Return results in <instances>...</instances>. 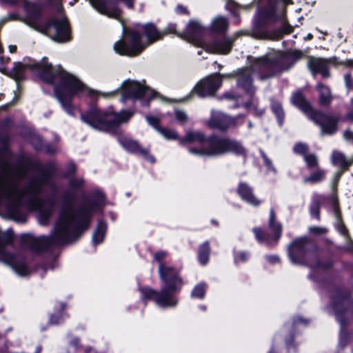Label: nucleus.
<instances>
[{
  "mask_svg": "<svg viewBox=\"0 0 353 353\" xmlns=\"http://www.w3.org/2000/svg\"><path fill=\"white\" fill-rule=\"evenodd\" d=\"M266 259L269 263L272 264L279 262V258L275 255L267 256Z\"/></svg>",
  "mask_w": 353,
  "mask_h": 353,
  "instance_id": "6e6d98bb",
  "label": "nucleus"
},
{
  "mask_svg": "<svg viewBox=\"0 0 353 353\" xmlns=\"http://www.w3.org/2000/svg\"><path fill=\"white\" fill-rule=\"evenodd\" d=\"M198 54L203 59L207 58L208 54H227L231 49V46H198Z\"/></svg>",
  "mask_w": 353,
  "mask_h": 353,
  "instance_id": "cd10ccee",
  "label": "nucleus"
},
{
  "mask_svg": "<svg viewBox=\"0 0 353 353\" xmlns=\"http://www.w3.org/2000/svg\"><path fill=\"white\" fill-rule=\"evenodd\" d=\"M308 150L307 145L305 143H298L294 147V151L295 153L302 154L305 157Z\"/></svg>",
  "mask_w": 353,
  "mask_h": 353,
  "instance_id": "ea45409f",
  "label": "nucleus"
},
{
  "mask_svg": "<svg viewBox=\"0 0 353 353\" xmlns=\"http://www.w3.org/2000/svg\"><path fill=\"white\" fill-rule=\"evenodd\" d=\"M26 177L23 170L11 169L6 162L0 165V208L17 222L26 221L22 212L24 208L28 211H37V219L41 225H47L52 214L53 207L43 206V196L46 188L55 190L50 174L42 173L32 179L24 188L21 184Z\"/></svg>",
  "mask_w": 353,
  "mask_h": 353,
  "instance_id": "f03ea898",
  "label": "nucleus"
},
{
  "mask_svg": "<svg viewBox=\"0 0 353 353\" xmlns=\"http://www.w3.org/2000/svg\"><path fill=\"white\" fill-rule=\"evenodd\" d=\"M250 258V254L246 252H239L234 253V262L240 264L246 262Z\"/></svg>",
  "mask_w": 353,
  "mask_h": 353,
  "instance_id": "4c0bfd02",
  "label": "nucleus"
},
{
  "mask_svg": "<svg viewBox=\"0 0 353 353\" xmlns=\"http://www.w3.org/2000/svg\"><path fill=\"white\" fill-rule=\"evenodd\" d=\"M269 229L271 233L265 232L261 228H255L253 232L256 239L261 243H265L268 246L273 245L280 239L282 232L281 225L275 221V214L271 210L270 214Z\"/></svg>",
  "mask_w": 353,
  "mask_h": 353,
  "instance_id": "2eb2a0df",
  "label": "nucleus"
},
{
  "mask_svg": "<svg viewBox=\"0 0 353 353\" xmlns=\"http://www.w3.org/2000/svg\"><path fill=\"white\" fill-rule=\"evenodd\" d=\"M11 232L0 230V261L10 266L18 275L27 276L31 272V269L24 255L13 250Z\"/></svg>",
  "mask_w": 353,
  "mask_h": 353,
  "instance_id": "6e6552de",
  "label": "nucleus"
},
{
  "mask_svg": "<svg viewBox=\"0 0 353 353\" xmlns=\"http://www.w3.org/2000/svg\"><path fill=\"white\" fill-rule=\"evenodd\" d=\"M336 229L338 230V231L343 236H347V231L345 228V227L344 226V225L340 222H339L336 225Z\"/></svg>",
  "mask_w": 353,
  "mask_h": 353,
  "instance_id": "864d4df0",
  "label": "nucleus"
},
{
  "mask_svg": "<svg viewBox=\"0 0 353 353\" xmlns=\"http://www.w3.org/2000/svg\"><path fill=\"white\" fill-rule=\"evenodd\" d=\"M175 12L179 14L188 15L190 14L188 8L181 4H179L176 8Z\"/></svg>",
  "mask_w": 353,
  "mask_h": 353,
  "instance_id": "603ef678",
  "label": "nucleus"
},
{
  "mask_svg": "<svg viewBox=\"0 0 353 353\" xmlns=\"http://www.w3.org/2000/svg\"><path fill=\"white\" fill-rule=\"evenodd\" d=\"M231 74H214L198 83L194 88V92L201 97H205L214 94L221 87L223 77L233 76Z\"/></svg>",
  "mask_w": 353,
  "mask_h": 353,
  "instance_id": "f3484780",
  "label": "nucleus"
},
{
  "mask_svg": "<svg viewBox=\"0 0 353 353\" xmlns=\"http://www.w3.org/2000/svg\"><path fill=\"white\" fill-rule=\"evenodd\" d=\"M331 201H332V208H333V212H334L336 218L337 219H339V216H340V211H339V209L338 207L337 201L336 200L334 196H332L331 198Z\"/></svg>",
  "mask_w": 353,
  "mask_h": 353,
  "instance_id": "09e8293b",
  "label": "nucleus"
},
{
  "mask_svg": "<svg viewBox=\"0 0 353 353\" xmlns=\"http://www.w3.org/2000/svg\"><path fill=\"white\" fill-rule=\"evenodd\" d=\"M90 5L101 14L109 18L121 20L122 10L117 4L123 2L129 9L134 8V0H88Z\"/></svg>",
  "mask_w": 353,
  "mask_h": 353,
  "instance_id": "ddd939ff",
  "label": "nucleus"
},
{
  "mask_svg": "<svg viewBox=\"0 0 353 353\" xmlns=\"http://www.w3.org/2000/svg\"><path fill=\"white\" fill-rule=\"evenodd\" d=\"M332 162L334 165L342 170L338 173V178H339L343 172L347 170L353 163V159H347L343 153L338 151H334L332 155Z\"/></svg>",
  "mask_w": 353,
  "mask_h": 353,
  "instance_id": "bb28decb",
  "label": "nucleus"
},
{
  "mask_svg": "<svg viewBox=\"0 0 353 353\" xmlns=\"http://www.w3.org/2000/svg\"><path fill=\"white\" fill-rule=\"evenodd\" d=\"M283 7L282 0H268L266 5L259 10L258 14L268 21L276 22L280 19L277 10Z\"/></svg>",
  "mask_w": 353,
  "mask_h": 353,
  "instance_id": "aec40b11",
  "label": "nucleus"
},
{
  "mask_svg": "<svg viewBox=\"0 0 353 353\" xmlns=\"http://www.w3.org/2000/svg\"><path fill=\"white\" fill-rule=\"evenodd\" d=\"M55 10L57 14L60 17L59 19H63V17H67L65 12L64 8L60 0H59V2L56 4Z\"/></svg>",
  "mask_w": 353,
  "mask_h": 353,
  "instance_id": "de8ad7c7",
  "label": "nucleus"
},
{
  "mask_svg": "<svg viewBox=\"0 0 353 353\" xmlns=\"http://www.w3.org/2000/svg\"><path fill=\"white\" fill-rule=\"evenodd\" d=\"M292 103L304 112L308 117L319 125L323 134H332L336 130V121L329 115L313 110L301 92H294L291 97Z\"/></svg>",
  "mask_w": 353,
  "mask_h": 353,
  "instance_id": "9d476101",
  "label": "nucleus"
},
{
  "mask_svg": "<svg viewBox=\"0 0 353 353\" xmlns=\"http://www.w3.org/2000/svg\"><path fill=\"white\" fill-rule=\"evenodd\" d=\"M206 284L201 283L196 285L192 291L191 296L196 299H203L206 292Z\"/></svg>",
  "mask_w": 353,
  "mask_h": 353,
  "instance_id": "f704fd0d",
  "label": "nucleus"
},
{
  "mask_svg": "<svg viewBox=\"0 0 353 353\" xmlns=\"http://www.w3.org/2000/svg\"><path fill=\"white\" fill-rule=\"evenodd\" d=\"M316 88L319 93V103L322 105H327L332 101L330 88L321 83H318Z\"/></svg>",
  "mask_w": 353,
  "mask_h": 353,
  "instance_id": "c756f323",
  "label": "nucleus"
},
{
  "mask_svg": "<svg viewBox=\"0 0 353 353\" xmlns=\"http://www.w3.org/2000/svg\"><path fill=\"white\" fill-rule=\"evenodd\" d=\"M325 172L322 170H318L313 172L310 176L305 179V183H315L322 181L325 177Z\"/></svg>",
  "mask_w": 353,
  "mask_h": 353,
  "instance_id": "72a5a7b5",
  "label": "nucleus"
},
{
  "mask_svg": "<svg viewBox=\"0 0 353 353\" xmlns=\"http://www.w3.org/2000/svg\"><path fill=\"white\" fill-rule=\"evenodd\" d=\"M180 143H190L191 145L188 148L189 152L198 156L217 157L228 152L244 155L246 152L245 148L236 141L219 135L206 137L199 131L188 132Z\"/></svg>",
  "mask_w": 353,
  "mask_h": 353,
  "instance_id": "423d86ee",
  "label": "nucleus"
},
{
  "mask_svg": "<svg viewBox=\"0 0 353 353\" xmlns=\"http://www.w3.org/2000/svg\"><path fill=\"white\" fill-rule=\"evenodd\" d=\"M237 192L242 200L250 205L257 206L261 203V201L253 194L252 188L246 183L239 184Z\"/></svg>",
  "mask_w": 353,
  "mask_h": 353,
  "instance_id": "b1692460",
  "label": "nucleus"
},
{
  "mask_svg": "<svg viewBox=\"0 0 353 353\" xmlns=\"http://www.w3.org/2000/svg\"><path fill=\"white\" fill-rule=\"evenodd\" d=\"M82 184H83L82 180L72 181L70 183V186L72 188H76L80 187Z\"/></svg>",
  "mask_w": 353,
  "mask_h": 353,
  "instance_id": "13d9d810",
  "label": "nucleus"
},
{
  "mask_svg": "<svg viewBox=\"0 0 353 353\" xmlns=\"http://www.w3.org/2000/svg\"><path fill=\"white\" fill-rule=\"evenodd\" d=\"M114 51L121 55L135 57L140 54L145 48V46H113Z\"/></svg>",
  "mask_w": 353,
  "mask_h": 353,
  "instance_id": "a878e982",
  "label": "nucleus"
},
{
  "mask_svg": "<svg viewBox=\"0 0 353 353\" xmlns=\"http://www.w3.org/2000/svg\"><path fill=\"white\" fill-rule=\"evenodd\" d=\"M158 132L161 133L166 139L176 140L179 139L178 134L173 130L169 128H158Z\"/></svg>",
  "mask_w": 353,
  "mask_h": 353,
  "instance_id": "c9c22d12",
  "label": "nucleus"
},
{
  "mask_svg": "<svg viewBox=\"0 0 353 353\" xmlns=\"http://www.w3.org/2000/svg\"><path fill=\"white\" fill-rule=\"evenodd\" d=\"M52 28L54 29V40L59 43H66L72 40L71 28L68 17L63 19L52 17L46 21L42 26V31L48 32Z\"/></svg>",
  "mask_w": 353,
  "mask_h": 353,
  "instance_id": "4468645a",
  "label": "nucleus"
},
{
  "mask_svg": "<svg viewBox=\"0 0 353 353\" xmlns=\"http://www.w3.org/2000/svg\"><path fill=\"white\" fill-rule=\"evenodd\" d=\"M163 33V39L170 34H175L176 32V26L173 23H169L163 30H161Z\"/></svg>",
  "mask_w": 353,
  "mask_h": 353,
  "instance_id": "79ce46f5",
  "label": "nucleus"
},
{
  "mask_svg": "<svg viewBox=\"0 0 353 353\" xmlns=\"http://www.w3.org/2000/svg\"><path fill=\"white\" fill-rule=\"evenodd\" d=\"M312 243L307 238L294 240L288 248L289 257L294 264L306 265L311 268H325L321 263L316 254L311 252Z\"/></svg>",
  "mask_w": 353,
  "mask_h": 353,
  "instance_id": "9b49d317",
  "label": "nucleus"
},
{
  "mask_svg": "<svg viewBox=\"0 0 353 353\" xmlns=\"http://www.w3.org/2000/svg\"><path fill=\"white\" fill-rule=\"evenodd\" d=\"M210 254V245L209 242L206 241L200 245L198 252V259L201 265H205L209 260Z\"/></svg>",
  "mask_w": 353,
  "mask_h": 353,
  "instance_id": "7c9ffc66",
  "label": "nucleus"
},
{
  "mask_svg": "<svg viewBox=\"0 0 353 353\" xmlns=\"http://www.w3.org/2000/svg\"><path fill=\"white\" fill-rule=\"evenodd\" d=\"M8 48L11 53H13L17 50V46H8Z\"/></svg>",
  "mask_w": 353,
  "mask_h": 353,
  "instance_id": "e2e57ef3",
  "label": "nucleus"
},
{
  "mask_svg": "<svg viewBox=\"0 0 353 353\" xmlns=\"http://www.w3.org/2000/svg\"><path fill=\"white\" fill-rule=\"evenodd\" d=\"M23 8L26 17L22 21L35 30L42 31L43 23L46 21L42 20L43 12L42 5L29 0H23Z\"/></svg>",
  "mask_w": 353,
  "mask_h": 353,
  "instance_id": "dca6fc26",
  "label": "nucleus"
},
{
  "mask_svg": "<svg viewBox=\"0 0 353 353\" xmlns=\"http://www.w3.org/2000/svg\"><path fill=\"white\" fill-rule=\"evenodd\" d=\"M176 120L181 123H183L187 120V115L184 112L180 110H176L174 112Z\"/></svg>",
  "mask_w": 353,
  "mask_h": 353,
  "instance_id": "49530a36",
  "label": "nucleus"
},
{
  "mask_svg": "<svg viewBox=\"0 0 353 353\" xmlns=\"http://www.w3.org/2000/svg\"><path fill=\"white\" fill-rule=\"evenodd\" d=\"M107 230V225L103 221H99L92 235V243L97 245L103 242Z\"/></svg>",
  "mask_w": 353,
  "mask_h": 353,
  "instance_id": "c85d7f7f",
  "label": "nucleus"
},
{
  "mask_svg": "<svg viewBox=\"0 0 353 353\" xmlns=\"http://www.w3.org/2000/svg\"><path fill=\"white\" fill-rule=\"evenodd\" d=\"M309 231L311 234L321 235L327 233V230L323 227H311L309 228Z\"/></svg>",
  "mask_w": 353,
  "mask_h": 353,
  "instance_id": "c03bdc74",
  "label": "nucleus"
},
{
  "mask_svg": "<svg viewBox=\"0 0 353 353\" xmlns=\"http://www.w3.org/2000/svg\"><path fill=\"white\" fill-rule=\"evenodd\" d=\"M181 37L191 44H208L205 43V26L198 21L190 20Z\"/></svg>",
  "mask_w": 353,
  "mask_h": 353,
  "instance_id": "a211bd4d",
  "label": "nucleus"
},
{
  "mask_svg": "<svg viewBox=\"0 0 353 353\" xmlns=\"http://www.w3.org/2000/svg\"><path fill=\"white\" fill-rule=\"evenodd\" d=\"M349 339H350V334L341 332L339 337V346L344 347Z\"/></svg>",
  "mask_w": 353,
  "mask_h": 353,
  "instance_id": "8fccbe9b",
  "label": "nucleus"
},
{
  "mask_svg": "<svg viewBox=\"0 0 353 353\" xmlns=\"http://www.w3.org/2000/svg\"><path fill=\"white\" fill-rule=\"evenodd\" d=\"M343 305V300H340L339 303H334L332 305V309L333 310V311L335 313V316H336V320L341 324H344L345 322L343 321V319H342L341 317V315H342V312L341 311L339 310V309L341 307V305Z\"/></svg>",
  "mask_w": 353,
  "mask_h": 353,
  "instance_id": "e433bc0d",
  "label": "nucleus"
},
{
  "mask_svg": "<svg viewBox=\"0 0 353 353\" xmlns=\"http://www.w3.org/2000/svg\"><path fill=\"white\" fill-rule=\"evenodd\" d=\"M245 105L250 112L256 117H261L265 112V109L263 108H258L257 101L253 98L250 102L246 103Z\"/></svg>",
  "mask_w": 353,
  "mask_h": 353,
  "instance_id": "473e14b6",
  "label": "nucleus"
},
{
  "mask_svg": "<svg viewBox=\"0 0 353 353\" xmlns=\"http://www.w3.org/2000/svg\"><path fill=\"white\" fill-rule=\"evenodd\" d=\"M133 115L134 112L131 110H121L117 113L92 107L81 114V119L93 129L116 133L119 125L127 123Z\"/></svg>",
  "mask_w": 353,
  "mask_h": 353,
  "instance_id": "0eeeda50",
  "label": "nucleus"
},
{
  "mask_svg": "<svg viewBox=\"0 0 353 353\" xmlns=\"http://www.w3.org/2000/svg\"><path fill=\"white\" fill-rule=\"evenodd\" d=\"M308 66L313 74L320 73L323 77H329L327 63L325 59L320 58H310Z\"/></svg>",
  "mask_w": 353,
  "mask_h": 353,
  "instance_id": "393cba45",
  "label": "nucleus"
},
{
  "mask_svg": "<svg viewBox=\"0 0 353 353\" xmlns=\"http://www.w3.org/2000/svg\"><path fill=\"white\" fill-rule=\"evenodd\" d=\"M208 125L211 128L226 130L230 126L236 125V121L234 118L213 110Z\"/></svg>",
  "mask_w": 353,
  "mask_h": 353,
  "instance_id": "412c9836",
  "label": "nucleus"
},
{
  "mask_svg": "<svg viewBox=\"0 0 353 353\" xmlns=\"http://www.w3.org/2000/svg\"><path fill=\"white\" fill-rule=\"evenodd\" d=\"M230 22L224 16L214 17L209 26H205V43L208 44H234L243 35H248L244 30L228 34Z\"/></svg>",
  "mask_w": 353,
  "mask_h": 353,
  "instance_id": "1a4fd4ad",
  "label": "nucleus"
},
{
  "mask_svg": "<svg viewBox=\"0 0 353 353\" xmlns=\"http://www.w3.org/2000/svg\"><path fill=\"white\" fill-rule=\"evenodd\" d=\"M260 152L263 159L264 164L266 165L268 170L274 173H276V170L274 167L271 160L268 158L267 155L265 154L263 151L261 150Z\"/></svg>",
  "mask_w": 353,
  "mask_h": 353,
  "instance_id": "a19ab883",
  "label": "nucleus"
},
{
  "mask_svg": "<svg viewBox=\"0 0 353 353\" xmlns=\"http://www.w3.org/2000/svg\"><path fill=\"white\" fill-rule=\"evenodd\" d=\"M167 255L168 253L165 251H159L154 254L155 260L159 263V274L162 282L161 290L158 292L149 287L140 288L142 299L152 300L158 306L164 308L172 307L178 304V299L174 294L180 292L183 285L179 270L161 263Z\"/></svg>",
  "mask_w": 353,
  "mask_h": 353,
  "instance_id": "39448f33",
  "label": "nucleus"
},
{
  "mask_svg": "<svg viewBox=\"0 0 353 353\" xmlns=\"http://www.w3.org/2000/svg\"><path fill=\"white\" fill-rule=\"evenodd\" d=\"M87 353H96L95 351H94L92 348L88 349L86 350Z\"/></svg>",
  "mask_w": 353,
  "mask_h": 353,
  "instance_id": "774afa93",
  "label": "nucleus"
},
{
  "mask_svg": "<svg viewBox=\"0 0 353 353\" xmlns=\"http://www.w3.org/2000/svg\"><path fill=\"white\" fill-rule=\"evenodd\" d=\"M28 70L38 75L46 83L53 85L55 96L63 110L73 117L76 116V108L72 104L75 97H90L94 99L100 95L112 97L120 92L123 100H135L148 99L154 95V92L144 84L130 79L124 81L118 89L112 92H98L89 88L76 76L66 72L60 65L53 67L46 57L39 62L28 60L23 63H16L12 72L16 79H21Z\"/></svg>",
  "mask_w": 353,
  "mask_h": 353,
  "instance_id": "f257e3e1",
  "label": "nucleus"
},
{
  "mask_svg": "<svg viewBox=\"0 0 353 353\" xmlns=\"http://www.w3.org/2000/svg\"><path fill=\"white\" fill-rule=\"evenodd\" d=\"M123 36L130 41L129 44H132V45L144 44L143 43L141 42V40L143 39L142 32L136 30L134 28L127 27L125 26H123ZM114 44L124 45V44H128V43H126V41L121 39V40L117 41L114 43Z\"/></svg>",
  "mask_w": 353,
  "mask_h": 353,
  "instance_id": "5701e85b",
  "label": "nucleus"
},
{
  "mask_svg": "<svg viewBox=\"0 0 353 353\" xmlns=\"http://www.w3.org/2000/svg\"><path fill=\"white\" fill-rule=\"evenodd\" d=\"M268 22H269L268 20L258 14L252 32L250 33L249 31L246 30L249 34L246 36L258 39L277 41L294 31V28L288 21H284L279 27L269 28L265 27Z\"/></svg>",
  "mask_w": 353,
  "mask_h": 353,
  "instance_id": "f8f14e48",
  "label": "nucleus"
},
{
  "mask_svg": "<svg viewBox=\"0 0 353 353\" xmlns=\"http://www.w3.org/2000/svg\"><path fill=\"white\" fill-rule=\"evenodd\" d=\"M303 55L301 51L290 50L256 59L248 57L250 66L239 69L234 74L238 76L237 85L252 95L254 92L252 85L254 74H257L261 80L270 78L289 70Z\"/></svg>",
  "mask_w": 353,
  "mask_h": 353,
  "instance_id": "20e7f679",
  "label": "nucleus"
},
{
  "mask_svg": "<svg viewBox=\"0 0 353 353\" xmlns=\"http://www.w3.org/2000/svg\"><path fill=\"white\" fill-rule=\"evenodd\" d=\"M117 140L122 147L128 152L139 154L148 161L154 163L155 159L154 157L148 153V150L142 148L137 141L132 139L124 134H118Z\"/></svg>",
  "mask_w": 353,
  "mask_h": 353,
  "instance_id": "6ab92c4d",
  "label": "nucleus"
},
{
  "mask_svg": "<svg viewBox=\"0 0 353 353\" xmlns=\"http://www.w3.org/2000/svg\"><path fill=\"white\" fill-rule=\"evenodd\" d=\"M4 3H10V4H12V5H15L16 4V1L15 0H1Z\"/></svg>",
  "mask_w": 353,
  "mask_h": 353,
  "instance_id": "0e129e2a",
  "label": "nucleus"
},
{
  "mask_svg": "<svg viewBox=\"0 0 353 353\" xmlns=\"http://www.w3.org/2000/svg\"><path fill=\"white\" fill-rule=\"evenodd\" d=\"M79 1V0H72L69 3L70 6H74L75 3H77Z\"/></svg>",
  "mask_w": 353,
  "mask_h": 353,
  "instance_id": "338daca9",
  "label": "nucleus"
},
{
  "mask_svg": "<svg viewBox=\"0 0 353 353\" xmlns=\"http://www.w3.org/2000/svg\"><path fill=\"white\" fill-rule=\"evenodd\" d=\"M143 38L145 37L147 43L153 44L163 39V33L159 30L157 26L152 23L148 22L141 26Z\"/></svg>",
  "mask_w": 353,
  "mask_h": 353,
  "instance_id": "4be33fe9",
  "label": "nucleus"
},
{
  "mask_svg": "<svg viewBox=\"0 0 353 353\" xmlns=\"http://www.w3.org/2000/svg\"><path fill=\"white\" fill-rule=\"evenodd\" d=\"M65 314H60L59 316L52 315L50 319V323L52 325H58L62 323L65 319Z\"/></svg>",
  "mask_w": 353,
  "mask_h": 353,
  "instance_id": "37998d69",
  "label": "nucleus"
},
{
  "mask_svg": "<svg viewBox=\"0 0 353 353\" xmlns=\"http://www.w3.org/2000/svg\"><path fill=\"white\" fill-rule=\"evenodd\" d=\"M343 137L346 140L351 141L353 142V132L346 130L343 133Z\"/></svg>",
  "mask_w": 353,
  "mask_h": 353,
  "instance_id": "4d7b16f0",
  "label": "nucleus"
},
{
  "mask_svg": "<svg viewBox=\"0 0 353 353\" xmlns=\"http://www.w3.org/2000/svg\"><path fill=\"white\" fill-rule=\"evenodd\" d=\"M229 2L233 5L235 8H249L251 5H247L245 6H243L240 4H239L238 3H236L235 1H234L233 0H230Z\"/></svg>",
  "mask_w": 353,
  "mask_h": 353,
  "instance_id": "bf43d9fd",
  "label": "nucleus"
},
{
  "mask_svg": "<svg viewBox=\"0 0 353 353\" xmlns=\"http://www.w3.org/2000/svg\"><path fill=\"white\" fill-rule=\"evenodd\" d=\"M272 110L274 114L276 115L279 125H282L285 117V114L281 103L279 101H273L272 102Z\"/></svg>",
  "mask_w": 353,
  "mask_h": 353,
  "instance_id": "2f4dec72",
  "label": "nucleus"
},
{
  "mask_svg": "<svg viewBox=\"0 0 353 353\" xmlns=\"http://www.w3.org/2000/svg\"><path fill=\"white\" fill-rule=\"evenodd\" d=\"M79 343V339H75L72 341H71L70 344L76 349V348H77Z\"/></svg>",
  "mask_w": 353,
  "mask_h": 353,
  "instance_id": "680f3d73",
  "label": "nucleus"
},
{
  "mask_svg": "<svg viewBox=\"0 0 353 353\" xmlns=\"http://www.w3.org/2000/svg\"><path fill=\"white\" fill-rule=\"evenodd\" d=\"M313 38V35L310 33L307 34V36L305 37V39H311Z\"/></svg>",
  "mask_w": 353,
  "mask_h": 353,
  "instance_id": "69168bd1",
  "label": "nucleus"
},
{
  "mask_svg": "<svg viewBox=\"0 0 353 353\" xmlns=\"http://www.w3.org/2000/svg\"><path fill=\"white\" fill-rule=\"evenodd\" d=\"M307 320H305L303 319V318L301 317H297L295 319L294 321V325H296L299 323H304V324H307Z\"/></svg>",
  "mask_w": 353,
  "mask_h": 353,
  "instance_id": "052dcab7",
  "label": "nucleus"
},
{
  "mask_svg": "<svg viewBox=\"0 0 353 353\" xmlns=\"http://www.w3.org/2000/svg\"><path fill=\"white\" fill-rule=\"evenodd\" d=\"M76 199L74 190L65 192L62 198L63 208L55 226L49 236H22V241L33 252L39 253L56 245L77 241L90 225L92 215L105 205V196L100 190L93 192V199L85 201L78 211L73 210Z\"/></svg>",
  "mask_w": 353,
  "mask_h": 353,
  "instance_id": "7ed1b4c3",
  "label": "nucleus"
},
{
  "mask_svg": "<svg viewBox=\"0 0 353 353\" xmlns=\"http://www.w3.org/2000/svg\"><path fill=\"white\" fill-rule=\"evenodd\" d=\"M310 213L313 217L319 219V206L317 203H313L310 208Z\"/></svg>",
  "mask_w": 353,
  "mask_h": 353,
  "instance_id": "3c124183",
  "label": "nucleus"
},
{
  "mask_svg": "<svg viewBox=\"0 0 353 353\" xmlns=\"http://www.w3.org/2000/svg\"><path fill=\"white\" fill-rule=\"evenodd\" d=\"M304 160L309 168H315L318 165V160L314 154H305Z\"/></svg>",
  "mask_w": 353,
  "mask_h": 353,
  "instance_id": "58836bf2",
  "label": "nucleus"
},
{
  "mask_svg": "<svg viewBox=\"0 0 353 353\" xmlns=\"http://www.w3.org/2000/svg\"><path fill=\"white\" fill-rule=\"evenodd\" d=\"M146 120L148 122V123L150 125L153 126L157 131H158V128H161V127L159 126V119H157V117L147 116Z\"/></svg>",
  "mask_w": 353,
  "mask_h": 353,
  "instance_id": "a18cd8bd",
  "label": "nucleus"
},
{
  "mask_svg": "<svg viewBox=\"0 0 353 353\" xmlns=\"http://www.w3.org/2000/svg\"><path fill=\"white\" fill-rule=\"evenodd\" d=\"M5 19H8V21H13V20H20V21L23 20V19H21L20 15L17 13L9 14L6 17H5Z\"/></svg>",
  "mask_w": 353,
  "mask_h": 353,
  "instance_id": "5fc2aeb1",
  "label": "nucleus"
}]
</instances>
